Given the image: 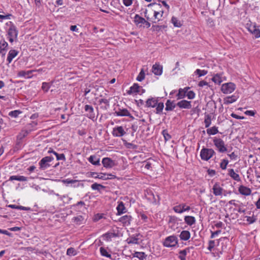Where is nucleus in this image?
I'll return each mask as SVG.
<instances>
[{"label":"nucleus","instance_id":"f257e3e1","mask_svg":"<svg viewBox=\"0 0 260 260\" xmlns=\"http://www.w3.org/2000/svg\"><path fill=\"white\" fill-rule=\"evenodd\" d=\"M148 7L151 9L146 10L145 17L148 20L153 23H156L162 19L164 11L161 9L160 5L156 4H150Z\"/></svg>","mask_w":260,"mask_h":260},{"label":"nucleus","instance_id":"f03ea898","mask_svg":"<svg viewBox=\"0 0 260 260\" xmlns=\"http://www.w3.org/2000/svg\"><path fill=\"white\" fill-rule=\"evenodd\" d=\"M7 25L9 26L7 30V39L11 43H12L17 40L18 31L15 25L11 21L7 22Z\"/></svg>","mask_w":260,"mask_h":260},{"label":"nucleus","instance_id":"7ed1b4c3","mask_svg":"<svg viewBox=\"0 0 260 260\" xmlns=\"http://www.w3.org/2000/svg\"><path fill=\"white\" fill-rule=\"evenodd\" d=\"M246 28L250 32L255 38H260V29L255 23L250 22L246 24Z\"/></svg>","mask_w":260,"mask_h":260},{"label":"nucleus","instance_id":"20e7f679","mask_svg":"<svg viewBox=\"0 0 260 260\" xmlns=\"http://www.w3.org/2000/svg\"><path fill=\"white\" fill-rule=\"evenodd\" d=\"M145 92V90L142 87L139 86L137 83H134L129 89L126 91L128 95H136L137 94H142Z\"/></svg>","mask_w":260,"mask_h":260},{"label":"nucleus","instance_id":"39448f33","mask_svg":"<svg viewBox=\"0 0 260 260\" xmlns=\"http://www.w3.org/2000/svg\"><path fill=\"white\" fill-rule=\"evenodd\" d=\"M215 152L214 150L211 148H203L200 152V156L202 160L208 161L214 154Z\"/></svg>","mask_w":260,"mask_h":260},{"label":"nucleus","instance_id":"423d86ee","mask_svg":"<svg viewBox=\"0 0 260 260\" xmlns=\"http://www.w3.org/2000/svg\"><path fill=\"white\" fill-rule=\"evenodd\" d=\"M178 240L176 236L172 235L167 237L165 239L163 245L166 247H173L178 245Z\"/></svg>","mask_w":260,"mask_h":260},{"label":"nucleus","instance_id":"0eeeda50","mask_svg":"<svg viewBox=\"0 0 260 260\" xmlns=\"http://www.w3.org/2000/svg\"><path fill=\"white\" fill-rule=\"evenodd\" d=\"M213 142L214 145L219 152L223 153L227 151V148L225 145V143L221 139L214 137L213 138Z\"/></svg>","mask_w":260,"mask_h":260},{"label":"nucleus","instance_id":"6e6552de","mask_svg":"<svg viewBox=\"0 0 260 260\" xmlns=\"http://www.w3.org/2000/svg\"><path fill=\"white\" fill-rule=\"evenodd\" d=\"M90 176L95 179H100L103 180L112 179L116 178V176L112 174L103 173H98L96 172H91Z\"/></svg>","mask_w":260,"mask_h":260},{"label":"nucleus","instance_id":"1a4fd4ad","mask_svg":"<svg viewBox=\"0 0 260 260\" xmlns=\"http://www.w3.org/2000/svg\"><path fill=\"white\" fill-rule=\"evenodd\" d=\"M236 85L233 82H228L222 84L220 90L224 94H230L236 89Z\"/></svg>","mask_w":260,"mask_h":260},{"label":"nucleus","instance_id":"9d476101","mask_svg":"<svg viewBox=\"0 0 260 260\" xmlns=\"http://www.w3.org/2000/svg\"><path fill=\"white\" fill-rule=\"evenodd\" d=\"M211 80L216 84L219 85L222 82L226 80V77L224 75L223 73H219L212 75Z\"/></svg>","mask_w":260,"mask_h":260},{"label":"nucleus","instance_id":"9b49d317","mask_svg":"<svg viewBox=\"0 0 260 260\" xmlns=\"http://www.w3.org/2000/svg\"><path fill=\"white\" fill-rule=\"evenodd\" d=\"M173 210L177 213L181 214L185 211H189L190 207L185 203H181L174 206Z\"/></svg>","mask_w":260,"mask_h":260},{"label":"nucleus","instance_id":"f8f14e48","mask_svg":"<svg viewBox=\"0 0 260 260\" xmlns=\"http://www.w3.org/2000/svg\"><path fill=\"white\" fill-rule=\"evenodd\" d=\"M53 157L51 156H46L43 157L40 161L39 164L41 169L45 170L50 166L49 162L53 160Z\"/></svg>","mask_w":260,"mask_h":260},{"label":"nucleus","instance_id":"ddd939ff","mask_svg":"<svg viewBox=\"0 0 260 260\" xmlns=\"http://www.w3.org/2000/svg\"><path fill=\"white\" fill-rule=\"evenodd\" d=\"M218 242H219V244H217L216 249L223 253L227 249L228 241L225 238H223L219 239Z\"/></svg>","mask_w":260,"mask_h":260},{"label":"nucleus","instance_id":"4468645a","mask_svg":"<svg viewBox=\"0 0 260 260\" xmlns=\"http://www.w3.org/2000/svg\"><path fill=\"white\" fill-rule=\"evenodd\" d=\"M112 135L114 137H121L125 135L126 132L122 126H118L113 128Z\"/></svg>","mask_w":260,"mask_h":260},{"label":"nucleus","instance_id":"2eb2a0df","mask_svg":"<svg viewBox=\"0 0 260 260\" xmlns=\"http://www.w3.org/2000/svg\"><path fill=\"white\" fill-rule=\"evenodd\" d=\"M213 193L215 196H221L224 191V189L218 182L215 183L212 187Z\"/></svg>","mask_w":260,"mask_h":260},{"label":"nucleus","instance_id":"dca6fc26","mask_svg":"<svg viewBox=\"0 0 260 260\" xmlns=\"http://www.w3.org/2000/svg\"><path fill=\"white\" fill-rule=\"evenodd\" d=\"M102 162L103 166L106 169L112 168L116 165L115 161L109 157L103 158Z\"/></svg>","mask_w":260,"mask_h":260},{"label":"nucleus","instance_id":"f3484780","mask_svg":"<svg viewBox=\"0 0 260 260\" xmlns=\"http://www.w3.org/2000/svg\"><path fill=\"white\" fill-rule=\"evenodd\" d=\"M35 72V70L29 71H20L18 72L17 76L19 77H24L25 78H31L32 77V73Z\"/></svg>","mask_w":260,"mask_h":260},{"label":"nucleus","instance_id":"a211bd4d","mask_svg":"<svg viewBox=\"0 0 260 260\" xmlns=\"http://www.w3.org/2000/svg\"><path fill=\"white\" fill-rule=\"evenodd\" d=\"M152 72L155 75H161L162 73V66L158 63H155L152 66Z\"/></svg>","mask_w":260,"mask_h":260},{"label":"nucleus","instance_id":"6ab92c4d","mask_svg":"<svg viewBox=\"0 0 260 260\" xmlns=\"http://www.w3.org/2000/svg\"><path fill=\"white\" fill-rule=\"evenodd\" d=\"M242 218L243 221L244 222V223L248 224L254 223L256 220L255 216H254L253 214L249 216L244 215L242 217Z\"/></svg>","mask_w":260,"mask_h":260},{"label":"nucleus","instance_id":"aec40b11","mask_svg":"<svg viewBox=\"0 0 260 260\" xmlns=\"http://www.w3.org/2000/svg\"><path fill=\"white\" fill-rule=\"evenodd\" d=\"M131 220V216L128 215H124L119 218V221L124 226H128L130 225Z\"/></svg>","mask_w":260,"mask_h":260},{"label":"nucleus","instance_id":"412c9836","mask_svg":"<svg viewBox=\"0 0 260 260\" xmlns=\"http://www.w3.org/2000/svg\"><path fill=\"white\" fill-rule=\"evenodd\" d=\"M8 44L4 39L0 41V54L3 56L6 54Z\"/></svg>","mask_w":260,"mask_h":260},{"label":"nucleus","instance_id":"4be33fe9","mask_svg":"<svg viewBox=\"0 0 260 260\" xmlns=\"http://www.w3.org/2000/svg\"><path fill=\"white\" fill-rule=\"evenodd\" d=\"M238 191L241 194L246 196H249L251 193V190L249 188L243 185L239 186Z\"/></svg>","mask_w":260,"mask_h":260},{"label":"nucleus","instance_id":"5701e85b","mask_svg":"<svg viewBox=\"0 0 260 260\" xmlns=\"http://www.w3.org/2000/svg\"><path fill=\"white\" fill-rule=\"evenodd\" d=\"M134 22L138 26L141 27L146 23V20L139 15H136L134 17Z\"/></svg>","mask_w":260,"mask_h":260},{"label":"nucleus","instance_id":"b1692460","mask_svg":"<svg viewBox=\"0 0 260 260\" xmlns=\"http://www.w3.org/2000/svg\"><path fill=\"white\" fill-rule=\"evenodd\" d=\"M177 105L180 108L190 109L191 108V102L186 100L181 101Z\"/></svg>","mask_w":260,"mask_h":260},{"label":"nucleus","instance_id":"393cba45","mask_svg":"<svg viewBox=\"0 0 260 260\" xmlns=\"http://www.w3.org/2000/svg\"><path fill=\"white\" fill-rule=\"evenodd\" d=\"M158 102V98H151L148 99L146 102V106L147 107H155Z\"/></svg>","mask_w":260,"mask_h":260},{"label":"nucleus","instance_id":"a878e982","mask_svg":"<svg viewBox=\"0 0 260 260\" xmlns=\"http://www.w3.org/2000/svg\"><path fill=\"white\" fill-rule=\"evenodd\" d=\"M116 210L118 215H121L126 212V209L125 207L124 203L121 201L118 202V205L116 207Z\"/></svg>","mask_w":260,"mask_h":260},{"label":"nucleus","instance_id":"bb28decb","mask_svg":"<svg viewBox=\"0 0 260 260\" xmlns=\"http://www.w3.org/2000/svg\"><path fill=\"white\" fill-rule=\"evenodd\" d=\"M85 110L87 112V117L90 119L94 118L93 108L91 106L86 105L85 106Z\"/></svg>","mask_w":260,"mask_h":260},{"label":"nucleus","instance_id":"cd10ccee","mask_svg":"<svg viewBox=\"0 0 260 260\" xmlns=\"http://www.w3.org/2000/svg\"><path fill=\"white\" fill-rule=\"evenodd\" d=\"M189 88L190 87H186L184 88H180L178 90V93L177 95V99L179 100L184 98L186 96L187 91L188 90Z\"/></svg>","mask_w":260,"mask_h":260},{"label":"nucleus","instance_id":"c85d7f7f","mask_svg":"<svg viewBox=\"0 0 260 260\" xmlns=\"http://www.w3.org/2000/svg\"><path fill=\"white\" fill-rule=\"evenodd\" d=\"M238 98V97L235 94L227 96L226 98L224 99V104L226 105L232 104L236 102Z\"/></svg>","mask_w":260,"mask_h":260},{"label":"nucleus","instance_id":"c756f323","mask_svg":"<svg viewBox=\"0 0 260 260\" xmlns=\"http://www.w3.org/2000/svg\"><path fill=\"white\" fill-rule=\"evenodd\" d=\"M179 237L181 240L187 241L190 237V233L186 230L182 231L179 235Z\"/></svg>","mask_w":260,"mask_h":260},{"label":"nucleus","instance_id":"7c9ffc66","mask_svg":"<svg viewBox=\"0 0 260 260\" xmlns=\"http://www.w3.org/2000/svg\"><path fill=\"white\" fill-rule=\"evenodd\" d=\"M18 54V51L15 50H10L9 52L8 57H7V61L9 63H11L13 59L15 58Z\"/></svg>","mask_w":260,"mask_h":260},{"label":"nucleus","instance_id":"2f4dec72","mask_svg":"<svg viewBox=\"0 0 260 260\" xmlns=\"http://www.w3.org/2000/svg\"><path fill=\"white\" fill-rule=\"evenodd\" d=\"M88 161L94 166H100V158L97 157L95 155H91L88 158Z\"/></svg>","mask_w":260,"mask_h":260},{"label":"nucleus","instance_id":"473e14b6","mask_svg":"<svg viewBox=\"0 0 260 260\" xmlns=\"http://www.w3.org/2000/svg\"><path fill=\"white\" fill-rule=\"evenodd\" d=\"M228 174L234 180L239 181L240 180V177L237 173L235 172L234 169H231L228 170Z\"/></svg>","mask_w":260,"mask_h":260},{"label":"nucleus","instance_id":"72a5a7b5","mask_svg":"<svg viewBox=\"0 0 260 260\" xmlns=\"http://www.w3.org/2000/svg\"><path fill=\"white\" fill-rule=\"evenodd\" d=\"M116 236H117L116 234H115L114 233H112V232H108V233H107L104 234L102 236V238L104 240L106 241H109L111 240V239L112 238L116 237Z\"/></svg>","mask_w":260,"mask_h":260},{"label":"nucleus","instance_id":"f704fd0d","mask_svg":"<svg viewBox=\"0 0 260 260\" xmlns=\"http://www.w3.org/2000/svg\"><path fill=\"white\" fill-rule=\"evenodd\" d=\"M115 114L117 116H127L130 115L128 111L125 109H119L116 111Z\"/></svg>","mask_w":260,"mask_h":260},{"label":"nucleus","instance_id":"c9c22d12","mask_svg":"<svg viewBox=\"0 0 260 260\" xmlns=\"http://www.w3.org/2000/svg\"><path fill=\"white\" fill-rule=\"evenodd\" d=\"M100 252L101 255L103 256L111 258V255L107 248L104 247H101L100 248Z\"/></svg>","mask_w":260,"mask_h":260},{"label":"nucleus","instance_id":"e433bc0d","mask_svg":"<svg viewBox=\"0 0 260 260\" xmlns=\"http://www.w3.org/2000/svg\"><path fill=\"white\" fill-rule=\"evenodd\" d=\"M184 221L187 224L192 225L195 223L196 219L192 216H185L184 217Z\"/></svg>","mask_w":260,"mask_h":260},{"label":"nucleus","instance_id":"4c0bfd02","mask_svg":"<svg viewBox=\"0 0 260 260\" xmlns=\"http://www.w3.org/2000/svg\"><path fill=\"white\" fill-rule=\"evenodd\" d=\"M9 180L13 181V180H17L19 181H26L27 180V177L23 176H19V175H14L11 176Z\"/></svg>","mask_w":260,"mask_h":260},{"label":"nucleus","instance_id":"58836bf2","mask_svg":"<svg viewBox=\"0 0 260 260\" xmlns=\"http://www.w3.org/2000/svg\"><path fill=\"white\" fill-rule=\"evenodd\" d=\"M217 244H219L218 240H210L208 243V249L212 251L213 250L216 249V247L217 246Z\"/></svg>","mask_w":260,"mask_h":260},{"label":"nucleus","instance_id":"ea45409f","mask_svg":"<svg viewBox=\"0 0 260 260\" xmlns=\"http://www.w3.org/2000/svg\"><path fill=\"white\" fill-rule=\"evenodd\" d=\"M84 217L81 215H78L73 218L72 221L78 225H80L83 223Z\"/></svg>","mask_w":260,"mask_h":260},{"label":"nucleus","instance_id":"a19ab883","mask_svg":"<svg viewBox=\"0 0 260 260\" xmlns=\"http://www.w3.org/2000/svg\"><path fill=\"white\" fill-rule=\"evenodd\" d=\"M176 107L175 104L174 102L171 101L170 100H168L166 103V108L165 110L166 111H172Z\"/></svg>","mask_w":260,"mask_h":260},{"label":"nucleus","instance_id":"79ce46f5","mask_svg":"<svg viewBox=\"0 0 260 260\" xmlns=\"http://www.w3.org/2000/svg\"><path fill=\"white\" fill-rule=\"evenodd\" d=\"M133 255V257H137L139 260H145L147 256L143 252H135Z\"/></svg>","mask_w":260,"mask_h":260},{"label":"nucleus","instance_id":"37998d69","mask_svg":"<svg viewBox=\"0 0 260 260\" xmlns=\"http://www.w3.org/2000/svg\"><path fill=\"white\" fill-rule=\"evenodd\" d=\"M218 133V127L214 126L207 129V133L209 135H214Z\"/></svg>","mask_w":260,"mask_h":260},{"label":"nucleus","instance_id":"c03bdc74","mask_svg":"<svg viewBox=\"0 0 260 260\" xmlns=\"http://www.w3.org/2000/svg\"><path fill=\"white\" fill-rule=\"evenodd\" d=\"M171 22L175 27H180L182 25L181 22L175 17H172Z\"/></svg>","mask_w":260,"mask_h":260},{"label":"nucleus","instance_id":"a18cd8bd","mask_svg":"<svg viewBox=\"0 0 260 260\" xmlns=\"http://www.w3.org/2000/svg\"><path fill=\"white\" fill-rule=\"evenodd\" d=\"M216 249H217V247H216V249L213 250L211 252V254H212V256L216 259H217L220 257V255L222 254V253L221 251H220L219 250H217Z\"/></svg>","mask_w":260,"mask_h":260},{"label":"nucleus","instance_id":"49530a36","mask_svg":"<svg viewBox=\"0 0 260 260\" xmlns=\"http://www.w3.org/2000/svg\"><path fill=\"white\" fill-rule=\"evenodd\" d=\"M22 113V112L21 111L16 110L10 112L9 113V115L12 118H17Z\"/></svg>","mask_w":260,"mask_h":260},{"label":"nucleus","instance_id":"de8ad7c7","mask_svg":"<svg viewBox=\"0 0 260 260\" xmlns=\"http://www.w3.org/2000/svg\"><path fill=\"white\" fill-rule=\"evenodd\" d=\"M189 251L188 249L182 250L179 252V257L181 260H185L187 253Z\"/></svg>","mask_w":260,"mask_h":260},{"label":"nucleus","instance_id":"09e8293b","mask_svg":"<svg viewBox=\"0 0 260 260\" xmlns=\"http://www.w3.org/2000/svg\"><path fill=\"white\" fill-rule=\"evenodd\" d=\"M208 73L207 71L205 70L197 69L194 72V74L198 75L199 77L206 75Z\"/></svg>","mask_w":260,"mask_h":260},{"label":"nucleus","instance_id":"8fccbe9b","mask_svg":"<svg viewBox=\"0 0 260 260\" xmlns=\"http://www.w3.org/2000/svg\"><path fill=\"white\" fill-rule=\"evenodd\" d=\"M204 123L206 127H208L211 124V118L209 115L205 116Z\"/></svg>","mask_w":260,"mask_h":260},{"label":"nucleus","instance_id":"3c124183","mask_svg":"<svg viewBox=\"0 0 260 260\" xmlns=\"http://www.w3.org/2000/svg\"><path fill=\"white\" fill-rule=\"evenodd\" d=\"M145 76V74L144 70L142 69H141L140 72L139 73V75H138L136 79L137 81L141 82L144 79Z\"/></svg>","mask_w":260,"mask_h":260},{"label":"nucleus","instance_id":"603ef678","mask_svg":"<svg viewBox=\"0 0 260 260\" xmlns=\"http://www.w3.org/2000/svg\"><path fill=\"white\" fill-rule=\"evenodd\" d=\"M104 187L103 185L96 183L92 184L91 186V189L94 190H100L101 188H104Z\"/></svg>","mask_w":260,"mask_h":260},{"label":"nucleus","instance_id":"864d4df0","mask_svg":"<svg viewBox=\"0 0 260 260\" xmlns=\"http://www.w3.org/2000/svg\"><path fill=\"white\" fill-rule=\"evenodd\" d=\"M77 252L74 248L71 247L67 249V254L69 256H75L77 255Z\"/></svg>","mask_w":260,"mask_h":260},{"label":"nucleus","instance_id":"5fc2aeb1","mask_svg":"<svg viewBox=\"0 0 260 260\" xmlns=\"http://www.w3.org/2000/svg\"><path fill=\"white\" fill-rule=\"evenodd\" d=\"M155 107H156V113H160L162 112V111L164 108V105L163 103H158L157 102V104Z\"/></svg>","mask_w":260,"mask_h":260},{"label":"nucleus","instance_id":"6e6d98bb","mask_svg":"<svg viewBox=\"0 0 260 260\" xmlns=\"http://www.w3.org/2000/svg\"><path fill=\"white\" fill-rule=\"evenodd\" d=\"M198 86L200 87H202V88L205 87L206 89H208V87H210L209 83L207 81H205L204 80L200 81L198 83Z\"/></svg>","mask_w":260,"mask_h":260},{"label":"nucleus","instance_id":"4d7b16f0","mask_svg":"<svg viewBox=\"0 0 260 260\" xmlns=\"http://www.w3.org/2000/svg\"><path fill=\"white\" fill-rule=\"evenodd\" d=\"M228 164H229L228 160H227L226 159H223L221 160V161L220 162V167L222 170H225Z\"/></svg>","mask_w":260,"mask_h":260},{"label":"nucleus","instance_id":"13d9d810","mask_svg":"<svg viewBox=\"0 0 260 260\" xmlns=\"http://www.w3.org/2000/svg\"><path fill=\"white\" fill-rule=\"evenodd\" d=\"M186 96H187V98L188 99L192 100V99H193L195 98L196 94L192 90H190V91L188 90L187 91V92H186Z\"/></svg>","mask_w":260,"mask_h":260},{"label":"nucleus","instance_id":"bf43d9fd","mask_svg":"<svg viewBox=\"0 0 260 260\" xmlns=\"http://www.w3.org/2000/svg\"><path fill=\"white\" fill-rule=\"evenodd\" d=\"M127 242L128 244H136L138 243V239L136 237H130L127 239Z\"/></svg>","mask_w":260,"mask_h":260},{"label":"nucleus","instance_id":"052dcab7","mask_svg":"<svg viewBox=\"0 0 260 260\" xmlns=\"http://www.w3.org/2000/svg\"><path fill=\"white\" fill-rule=\"evenodd\" d=\"M50 88V83L43 82L42 83V88L45 92H47Z\"/></svg>","mask_w":260,"mask_h":260},{"label":"nucleus","instance_id":"680f3d73","mask_svg":"<svg viewBox=\"0 0 260 260\" xmlns=\"http://www.w3.org/2000/svg\"><path fill=\"white\" fill-rule=\"evenodd\" d=\"M62 182L64 184H72V183H77L78 180H73L70 178L63 179L62 180Z\"/></svg>","mask_w":260,"mask_h":260},{"label":"nucleus","instance_id":"e2e57ef3","mask_svg":"<svg viewBox=\"0 0 260 260\" xmlns=\"http://www.w3.org/2000/svg\"><path fill=\"white\" fill-rule=\"evenodd\" d=\"M162 134L164 136V139L165 141H169L171 139V135L168 133V131L167 130H164L162 132Z\"/></svg>","mask_w":260,"mask_h":260},{"label":"nucleus","instance_id":"0e129e2a","mask_svg":"<svg viewBox=\"0 0 260 260\" xmlns=\"http://www.w3.org/2000/svg\"><path fill=\"white\" fill-rule=\"evenodd\" d=\"M104 216V214L98 213V214L94 215V217L93 218V220L94 221H98L99 220L103 218Z\"/></svg>","mask_w":260,"mask_h":260},{"label":"nucleus","instance_id":"69168bd1","mask_svg":"<svg viewBox=\"0 0 260 260\" xmlns=\"http://www.w3.org/2000/svg\"><path fill=\"white\" fill-rule=\"evenodd\" d=\"M53 154L56 156L57 160H66V157L63 154H58L57 152H53Z\"/></svg>","mask_w":260,"mask_h":260},{"label":"nucleus","instance_id":"338daca9","mask_svg":"<svg viewBox=\"0 0 260 260\" xmlns=\"http://www.w3.org/2000/svg\"><path fill=\"white\" fill-rule=\"evenodd\" d=\"M135 0H122L123 5L126 7L131 6Z\"/></svg>","mask_w":260,"mask_h":260},{"label":"nucleus","instance_id":"774afa93","mask_svg":"<svg viewBox=\"0 0 260 260\" xmlns=\"http://www.w3.org/2000/svg\"><path fill=\"white\" fill-rule=\"evenodd\" d=\"M244 113L246 115L254 116L255 114V112L252 110H247L244 112Z\"/></svg>","mask_w":260,"mask_h":260}]
</instances>
